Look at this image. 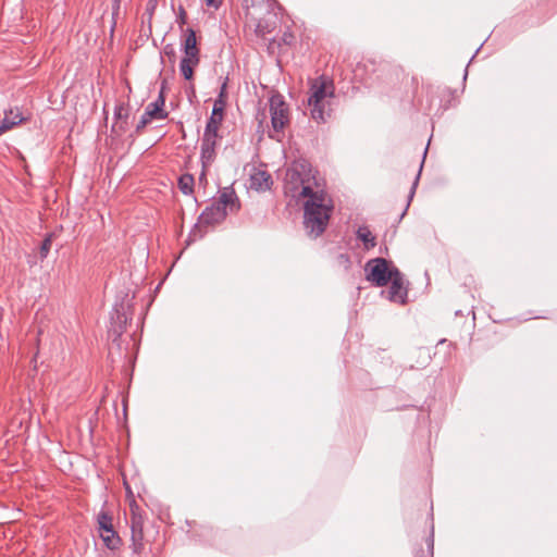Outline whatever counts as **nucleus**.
Wrapping results in <instances>:
<instances>
[{
	"instance_id": "nucleus-27",
	"label": "nucleus",
	"mask_w": 557,
	"mask_h": 557,
	"mask_svg": "<svg viewBox=\"0 0 557 557\" xmlns=\"http://www.w3.org/2000/svg\"><path fill=\"white\" fill-rule=\"evenodd\" d=\"M178 12H180V14H178V17H177V23L180 25L186 24V18H187L186 11H185V9L182 5L178 7Z\"/></svg>"
},
{
	"instance_id": "nucleus-28",
	"label": "nucleus",
	"mask_w": 557,
	"mask_h": 557,
	"mask_svg": "<svg viewBox=\"0 0 557 557\" xmlns=\"http://www.w3.org/2000/svg\"><path fill=\"white\" fill-rule=\"evenodd\" d=\"M208 7H214L218 9L221 4V0H205Z\"/></svg>"
},
{
	"instance_id": "nucleus-16",
	"label": "nucleus",
	"mask_w": 557,
	"mask_h": 557,
	"mask_svg": "<svg viewBox=\"0 0 557 557\" xmlns=\"http://www.w3.org/2000/svg\"><path fill=\"white\" fill-rule=\"evenodd\" d=\"M114 119L116 122L112 125V132H125L127 125V109L123 106H116L114 109Z\"/></svg>"
},
{
	"instance_id": "nucleus-3",
	"label": "nucleus",
	"mask_w": 557,
	"mask_h": 557,
	"mask_svg": "<svg viewBox=\"0 0 557 557\" xmlns=\"http://www.w3.org/2000/svg\"><path fill=\"white\" fill-rule=\"evenodd\" d=\"M334 86L323 77L315 78L310 85L308 106L310 115L317 123H325L330 117V110H326L327 98H333Z\"/></svg>"
},
{
	"instance_id": "nucleus-15",
	"label": "nucleus",
	"mask_w": 557,
	"mask_h": 557,
	"mask_svg": "<svg viewBox=\"0 0 557 557\" xmlns=\"http://www.w3.org/2000/svg\"><path fill=\"white\" fill-rule=\"evenodd\" d=\"M200 58L183 57L180 62V72L186 81L194 78V70L199 64Z\"/></svg>"
},
{
	"instance_id": "nucleus-35",
	"label": "nucleus",
	"mask_w": 557,
	"mask_h": 557,
	"mask_svg": "<svg viewBox=\"0 0 557 557\" xmlns=\"http://www.w3.org/2000/svg\"><path fill=\"white\" fill-rule=\"evenodd\" d=\"M341 258L345 259L346 261H348V257L346 255H341Z\"/></svg>"
},
{
	"instance_id": "nucleus-36",
	"label": "nucleus",
	"mask_w": 557,
	"mask_h": 557,
	"mask_svg": "<svg viewBox=\"0 0 557 557\" xmlns=\"http://www.w3.org/2000/svg\"><path fill=\"white\" fill-rule=\"evenodd\" d=\"M15 113H16V111L13 110V114L10 115V120H13V116H14Z\"/></svg>"
},
{
	"instance_id": "nucleus-8",
	"label": "nucleus",
	"mask_w": 557,
	"mask_h": 557,
	"mask_svg": "<svg viewBox=\"0 0 557 557\" xmlns=\"http://www.w3.org/2000/svg\"><path fill=\"white\" fill-rule=\"evenodd\" d=\"M164 104L165 96L162 87L158 98L146 107L145 112L140 116L135 129L137 134L140 133L151 120H164L168 117V112L163 109Z\"/></svg>"
},
{
	"instance_id": "nucleus-5",
	"label": "nucleus",
	"mask_w": 557,
	"mask_h": 557,
	"mask_svg": "<svg viewBox=\"0 0 557 557\" xmlns=\"http://www.w3.org/2000/svg\"><path fill=\"white\" fill-rule=\"evenodd\" d=\"M133 297L128 293H120L116 296V301L113 306L110 317L109 334L113 337L115 343L124 333L128 321V309L132 306Z\"/></svg>"
},
{
	"instance_id": "nucleus-33",
	"label": "nucleus",
	"mask_w": 557,
	"mask_h": 557,
	"mask_svg": "<svg viewBox=\"0 0 557 557\" xmlns=\"http://www.w3.org/2000/svg\"><path fill=\"white\" fill-rule=\"evenodd\" d=\"M188 92L195 95V90H194V87L191 86L190 89H188Z\"/></svg>"
},
{
	"instance_id": "nucleus-22",
	"label": "nucleus",
	"mask_w": 557,
	"mask_h": 557,
	"mask_svg": "<svg viewBox=\"0 0 557 557\" xmlns=\"http://www.w3.org/2000/svg\"><path fill=\"white\" fill-rule=\"evenodd\" d=\"M102 541L107 548L111 550L117 549L121 545V539L117 533H111L110 535H106L102 537Z\"/></svg>"
},
{
	"instance_id": "nucleus-26",
	"label": "nucleus",
	"mask_w": 557,
	"mask_h": 557,
	"mask_svg": "<svg viewBox=\"0 0 557 557\" xmlns=\"http://www.w3.org/2000/svg\"><path fill=\"white\" fill-rule=\"evenodd\" d=\"M163 53L166 57H169L171 62H175L176 52H175V49H174L173 45H171V44L165 45L164 48H163Z\"/></svg>"
},
{
	"instance_id": "nucleus-6",
	"label": "nucleus",
	"mask_w": 557,
	"mask_h": 557,
	"mask_svg": "<svg viewBox=\"0 0 557 557\" xmlns=\"http://www.w3.org/2000/svg\"><path fill=\"white\" fill-rule=\"evenodd\" d=\"M271 125L275 133L282 132L289 123L288 104L280 92L273 94L269 99Z\"/></svg>"
},
{
	"instance_id": "nucleus-32",
	"label": "nucleus",
	"mask_w": 557,
	"mask_h": 557,
	"mask_svg": "<svg viewBox=\"0 0 557 557\" xmlns=\"http://www.w3.org/2000/svg\"><path fill=\"white\" fill-rule=\"evenodd\" d=\"M132 539H133L134 552H137V549L141 546V543H136L134 535L132 536Z\"/></svg>"
},
{
	"instance_id": "nucleus-19",
	"label": "nucleus",
	"mask_w": 557,
	"mask_h": 557,
	"mask_svg": "<svg viewBox=\"0 0 557 557\" xmlns=\"http://www.w3.org/2000/svg\"><path fill=\"white\" fill-rule=\"evenodd\" d=\"M194 176L188 173L181 175L177 181L178 189L186 196H189L194 193Z\"/></svg>"
},
{
	"instance_id": "nucleus-29",
	"label": "nucleus",
	"mask_w": 557,
	"mask_h": 557,
	"mask_svg": "<svg viewBox=\"0 0 557 557\" xmlns=\"http://www.w3.org/2000/svg\"><path fill=\"white\" fill-rule=\"evenodd\" d=\"M99 533H100V537L102 539L106 535H110L111 533H116V532L114 531V529L112 527L111 529L103 530V531H101Z\"/></svg>"
},
{
	"instance_id": "nucleus-24",
	"label": "nucleus",
	"mask_w": 557,
	"mask_h": 557,
	"mask_svg": "<svg viewBox=\"0 0 557 557\" xmlns=\"http://www.w3.org/2000/svg\"><path fill=\"white\" fill-rule=\"evenodd\" d=\"M51 245H52V234H47L39 247V256H40L41 260L47 258V256L51 249Z\"/></svg>"
},
{
	"instance_id": "nucleus-7",
	"label": "nucleus",
	"mask_w": 557,
	"mask_h": 557,
	"mask_svg": "<svg viewBox=\"0 0 557 557\" xmlns=\"http://www.w3.org/2000/svg\"><path fill=\"white\" fill-rule=\"evenodd\" d=\"M226 215L227 211L221 209L214 202L206 207V209L199 215L198 222L195 224L193 231L189 234V237H193V240H195L197 237H203L205 232L202 231V227L220 224L225 220Z\"/></svg>"
},
{
	"instance_id": "nucleus-4",
	"label": "nucleus",
	"mask_w": 557,
	"mask_h": 557,
	"mask_svg": "<svg viewBox=\"0 0 557 557\" xmlns=\"http://www.w3.org/2000/svg\"><path fill=\"white\" fill-rule=\"evenodd\" d=\"M398 271L392 261L382 257L370 259L364 265L366 280L376 287L386 286Z\"/></svg>"
},
{
	"instance_id": "nucleus-12",
	"label": "nucleus",
	"mask_w": 557,
	"mask_h": 557,
	"mask_svg": "<svg viewBox=\"0 0 557 557\" xmlns=\"http://www.w3.org/2000/svg\"><path fill=\"white\" fill-rule=\"evenodd\" d=\"M222 103L220 101H214L212 112L210 117L207 121L205 133L216 135L219 132V126L223 120V114L225 108L221 107Z\"/></svg>"
},
{
	"instance_id": "nucleus-30",
	"label": "nucleus",
	"mask_w": 557,
	"mask_h": 557,
	"mask_svg": "<svg viewBox=\"0 0 557 557\" xmlns=\"http://www.w3.org/2000/svg\"><path fill=\"white\" fill-rule=\"evenodd\" d=\"M157 7V0H149L147 3V10L153 11Z\"/></svg>"
},
{
	"instance_id": "nucleus-31",
	"label": "nucleus",
	"mask_w": 557,
	"mask_h": 557,
	"mask_svg": "<svg viewBox=\"0 0 557 557\" xmlns=\"http://www.w3.org/2000/svg\"><path fill=\"white\" fill-rule=\"evenodd\" d=\"M113 1V11L117 12L120 10L121 0H112Z\"/></svg>"
},
{
	"instance_id": "nucleus-23",
	"label": "nucleus",
	"mask_w": 557,
	"mask_h": 557,
	"mask_svg": "<svg viewBox=\"0 0 557 557\" xmlns=\"http://www.w3.org/2000/svg\"><path fill=\"white\" fill-rule=\"evenodd\" d=\"M98 527L99 532L111 529L113 527L112 517L109 513L101 511L98 515Z\"/></svg>"
},
{
	"instance_id": "nucleus-25",
	"label": "nucleus",
	"mask_w": 557,
	"mask_h": 557,
	"mask_svg": "<svg viewBox=\"0 0 557 557\" xmlns=\"http://www.w3.org/2000/svg\"><path fill=\"white\" fill-rule=\"evenodd\" d=\"M227 83H228V77H225L223 83H222V85H221L218 98L214 100V101H220V103H222L221 107H223V108L226 107Z\"/></svg>"
},
{
	"instance_id": "nucleus-18",
	"label": "nucleus",
	"mask_w": 557,
	"mask_h": 557,
	"mask_svg": "<svg viewBox=\"0 0 557 557\" xmlns=\"http://www.w3.org/2000/svg\"><path fill=\"white\" fill-rule=\"evenodd\" d=\"M356 236L362 242L366 249L373 248L376 245L375 236L372 235L368 226H359Z\"/></svg>"
},
{
	"instance_id": "nucleus-20",
	"label": "nucleus",
	"mask_w": 557,
	"mask_h": 557,
	"mask_svg": "<svg viewBox=\"0 0 557 557\" xmlns=\"http://www.w3.org/2000/svg\"><path fill=\"white\" fill-rule=\"evenodd\" d=\"M426 552L421 550L416 554L414 557H433L434 549V524H431L430 533L425 539Z\"/></svg>"
},
{
	"instance_id": "nucleus-14",
	"label": "nucleus",
	"mask_w": 557,
	"mask_h": 557,
	"mask_svg": "<svg viewBox=\"0 0 557 557\" xmlns=\"http://www.w3.org/2000/svg\"><path fill=\"white\" fill-rule=\"evenodd\" d=\"M251 188L256 190H267L270 189L272 185L271 175L265 171H259L251 175L250 177Z\"/></svg>"
},
{
	"instance_id": "nucleus-11",
	"label": "nucleus",
	"mask_w": 557,
	"mask_h": 557,
	"mask_svg": "<svg viewBox=\"0 0 557 557\" xmlns=\"http://www.w3.org/2000/svg\"><path fill=\"white\" fill-rule=\"evenodd\" d=\"M214 203L221 209L232 213L240 209L239 198L232 185L220 190L219 199Z\"/></svg>"
},
{
	"instance_id": "nucleus-17",
	"label": "nucleus",
	"mask_w": 557,
	"mask_h": 557,
	"mask_svg": "<svg viewBox=\"0 0 557 557\" xmlns=\"http://www.w3.org/2000/svg\"><path fill=\"white\" fill-rule=\"evenodd\" d=\"M12 114H13L12 109L9 111H5L4 117L0 123V128H1L2 133L11 129L12 127L20 124L24 120V117L22 116V113L18 110H16V113L14 114L13 120H10V115H12Z\"/></svg>"
},
{
	"instance_id": "nucleus-21",
	"label": "nucleus",
	"mask_w": 557,
	"mask_h": 557,
	"mask_svg": "<svg viewBox=\"0 0 557 557\" xmlns=\"http://www.w3.org/2000/svg\"><path fill=\"white\" fill-rule=\"evenodd\" d=\"M426 151H428V148H425V150H424V152H423V160H422V162H421V164H420L419 172H418V174H417V176H416V180H414V182H413V184H412V186H411V189H410V191H409V195H408V202H407V206H406L405 210H404V211H403V213L400 214V219H403V218H404V215L406 214V212H407V210H408V207H409V205H410V201L412 200V198H413V196H414L416 188H417V186H418L419 178H420V174H421V171H422V168H423L424 158H425V156H426Z\"/></svg>"
},
{
	"instance_id": "nucleus-2",
	"label": "nucleus",
	"mask_w": 557,
	"mask_h": 557,
	"mask_svg": "<svg viewBox=\"0 0 557 557\" xmlns=\"http://www.w3.org/2000/svg\"><path fill=\"white\" fill-rule=\"evenodd\" d=\"M332 211V201L326 200L323 189H318L317 195H310L304 202V227L308 236L317 238L324 233Z\"/></svg>"
},
{
	"instance_id": "nucleus-34",
	"label": "nucleus",
	"mask_w": 557,
	"mask_h": 557,
	"mask_svg": "<svg viewBox=\"0 0 557 557\" xmlns=\"http://www.w3.org/2000/svg\"><path fill=\"white\" fill-rule=\"evenodd\" d=\"M188 92L195 95V90H194V87L191 86L190 89H188Z\"/></svg>"
},
{
	"instance_id": "nucleus-13",
	"label": "nucleus",
	"mask_w": 557,
	"mask_h": 557,
	"mask_svg": "<svg viewBox=\"0 0 557 557\" xmlns=\"http://www.w3.org/2000/svg\"><path fill=\"white\" fill-rule=\"evenodd\" d=\"M182 50L185 54L184 57L200 58V51L197 47L196 33L193 28H187L185 30L184 40L182 42Z\"/></svg>"
},
{
	"instance_id": "nucleus-1",
	"label": "nucleus",
	"mask_w": 557,
	"mask_h": 557,
	"mask_svg": "<svg viewBox=\"0 0 557 557\" xmlns=\"http://www.w3.org/2000/svg\"><path fill=\"white\" fill-rule=\"evenodd\" d=\"M319 185L310 162L304 158L294 160L284 177V191L287 196L299 199L317 195Z\"/></svg>"
},
{
	"instance_id": "nucleus-9",
	"label": "nucleus",
	"mask_w": 557,
	"mask_h": 557,
	"mask_svg": "<svg viewBox=\"0 0 557 557\" xmlns=\"http://www.w3.org/2000/svg\"><path fill=\"white\" fill-rule=\"evenodd\" d=\"M216 138V135L203 133L200 146V161L202 165L200 180L206 176V169L211 165L215 158Z\"/></svg>"
},
{
	"instance_id": "nucleus-10",
	"label": "nucleus",
	"mask_w": 557,
	"mask_h": 557,
	"mask_svg": "<svg viewBox=\"0 0 557 557\" xmlns=\"http://www.w3.org/2000/svg\"><path fill=\"white\" fill-rule=\"evenodd\" d=\"M396 275L389 281L391 286L387 290V299L393 302L405 305L408 297V288L405 286V276L398 271Z\"/></svg>"
},
{
	"instance_id": "nucleus-37",
	"label": "nucleus",
	"mask_w": 557,
	"mask_h": 557,
	"mask_svg": "<svg viewBox=\"0 0 557 557\" xmlns=\"http://www.w3.org/2000/svg\"><path fill=\"white\" fill-rule=\"evenodd\" d=\"M467 75H468V71L466 70L465 71V76H463L465 79L467 78Z\"/></svg>"
}]
</instances>
